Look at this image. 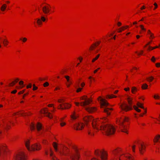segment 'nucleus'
I'll return each instance as SVG.
<instances>
[{"label": "nucleus", "mask_w": 160, "mask_h": 160, "mask_svg": "<svg viewBox=\"0 0 160 160\" xmlns=\"http://www.w3.org/2000/svg\"><path fill=\"white\" fill-rule=\"evenodd\" d=\"M36 128V126L34 124L32 123L30 125V128L31 130H34Z\"/></svg>", "instance_id": "29"}, {"label": "nucleus", "mask_w": 160, "mask_h": 160, "mask_svg": "<svg viewBox=\"0 0 160 160\" xmlns=\"http://www.w3.org/2000/svg\"><path fill=\"white\" fill-rule=\"evenodd\" d=\"M147 79L149 82H151L154 79V78L151 76L149 78H147Z\"/></svg>", "instance_id": "38"}, {"label": "nucleus", "mask_w": 160, "mask_h": 160, "mask_svg": "<svg viewBox=\"0 0 160 160\" xmlns=\"http://www.w3.org/2000/svg\"><path fill=\"white\" fill-rule=\"evenodd\" d=\"M64 102V100L63 99H59L58 100V102L60 103L62 102Z\"/></svg>", "instance_id": "50"}, {"label": "nucleus", "mask_w": 160, "mask_h": 160, "mask_svg": "<svg viewBox=\"0 0 160 160\" xmlns=\"http://www.w3.org/2000/svg\"><path fill=\"white\" fill-rule=\"evenodd\" d=\"M151 60L152 62H154L155 61V58L154 57H152V59H151Z\"/></svg>", "instance_id": "48"}, {"label": "nucleus", "mask_w": 160, "mask_h": 160, "mask_svg": "<svg viewBox=\"0 0 160 160\" xmlns=\"http://www.w3.org/2000/svg\"><path fill=\"white\" fill-rule=\"evenodd\" d=\"M59 106H60V108H58L62 110L70 108L71 107V105H70L67 103H63L62 104H60Z\"/></svg>", "instance_id": "14"}, {"label": "nucleus", "mask_w": 160, "mask_h": 160, "mask_svg": "<svg viewBox=\"0 0 160 160\" xmlns=\"http://www.w3.org/2000/svg\"><path fill=\"white\" fill-rule=\"evenodd\" d=\"M85 109L90 113L96 110L95 107H86Z\"/></svg>", "instance_id": "17"}, {"label": "nucleus", "mask_w": 160, "mask_h": 160, "mask_svg": "<svg viewBox=\"0 0 160 160\" xmlns=\"http://www.w3.org/2000/svg\"><path fill=\"white\" fill-rule=\"evenodd\" d=\"M83 120L87 125L88 124V122H91L93 128L98 131L103 130L106 134L108 135L114 134L115 131L114 127L109 124H102V120L94 119L90 116H86L83 118Z\"/></svg>", "instance_id": "1"}, {"label": "nucleus", "mask_w": 160, "mask_h": 160, "mask_svg": "<svg viewBox=\"0 0 160 160\" xmlns=\"http://www.w3.org/2000/svg\"><path fill=\"white\" fill-rule=\"evenodd\" d=\"M16 159V160H26L25 155L24 153L22 152L17 155Z\"/></svg>", "instance_id": "11"}, {"label": "nucleus", "mask_w": 160, "mask_h": 160, "mask_svg": "<svg viewBox=\"0 0 160 160\" xmlns=\"http://www.w3.org/2000/svg\"><path fill=\"white\" fill-rule=\"evenodd\" d=\"M41 113L45 114L46 116L48 117L49 118L51 119L52 118V116L51 115L50 113L48 112V110L47 108H46L44 109L41 111Z\"/></svg>", "instance_id": "13"}, {"label": "nucleus", "mask_w": 160, "mask_h": 160, "mask_svg": "<svg viewBox=\"0 0 160 160\" xmlns=\"http://www.w3.org/2000/svg\"><path fill=\"white\" fill-rule=\"evenodd\" d=\"M8 41L6 39H4L3 42V44L4 46H6L8 44Z\"/></svg>", "instance_id": "37"}, {"label": "nucleus", "mask_w": 160, "mask_h": 160, "mask_svg": "<svg viewBox=\"0 0 160 160\" xmlns=\"http://www.w3.org/2000/svg\"><path fill=\"white\" fill-rule=\"evenodd\" d=\"M120 150H118L117 149L115 150L114 151H112V153L115 155H117V153L119 152V151H120Z\"/></svg>", "instance_id": "31"}, {"label": "nucleus", "mask_w": 160, "mask_h": 160, "mask_svg": "<svg viewBox=\"0 0 160 160\" xmlns=\"http://www.w3.org/2000/svg\"><path fill=\"white\" fill-rule=\"evenodd\" d=\"M99 56H100L99 54H98V55H97V56L92 60V62H94L95 61L97 60L99 57Z\"/></svg>", "instance_id": "34"}, {"label": "nucleus", "mask_w": 160, "mask_h": 160, "mask_svg": "<svg viewBox=\"0 0 160 160\" xmlns=\"http://www.w3.org/2000/svg\"><path fill=\"white\" fill-rule=\"evenodd\" d=\"M15 84V81H13L11 83H10L9 84V86H13Z\"/></svg>", "instance_id": "45"}, {"label": "nucleus", "mask_w": 160, "mask_h": 160, "mask_svg": "<svg viewBox=\"0 0 160 160\" xmlns=\"http://www.w3.org/2000/svg\"><path fill=\"white\" fill-rule=\"evenodd\" d=\"M100 43V42H97V43L98 44V45H96V44L95 43H94L92 45L90 48L89 49L90 50H93V49H94L95 48V47H97V46L99 45Z\"/></svg>", "instance_id": "18"}, {"label": "nucleus", "mask_w": 160, "mask_h": 160, "mask_svg": "<svg viewBox=\"0 0 160 160\" xmlns=\"http://www.w3.org/2000/svg\"><path fill=\"white\" fill-rule=\"evenodd\" d=\"M117 24L118 26H120L122 24L120 22H118Z\"/></svg>", "instance_id": "60"}, {"label": "nucleus", "mask_w": 160, "mask_h": 160, "mask_svg": "<svg viewBox=\"0 0 160 160\" xmlns=\"http://www.w3.org/2000/svg\"><path fill=\"white\" fill-rule=\"evenodd\" d=\"M140 27L141 28V29L143 31H145L146 30V29L144 28L143 25H140Z\"/></svg>", "instance_id": "41"}, {"label": "nucleus", "mask_w": 160, "mask_h": 160, "mask_svg": "<svg viewBox=\"0 0 160 160\" xmlns=\"http://www.w3.org/2000/svg\"><path fill=\"white\" fill-rule=\"evenodd\" d=\"M20 40H22L23 42H25L27 40V39L26 38H23L22 39V38H21L20 39Z\"/></svg>", "instance_id": "43"}, {"label": "nucleus", "mask_w": 160, "mask_h": 160, "mask_svg": "<svg viewBox=\"0 0 160 160\" xmlns=\"http://www.w3.org/2000/svg\"><path fill=\"white\" fill-rule=\"evenodd\" d=\"M99 100L100 102L101 108H103L104 107H106L109 105V104L107 102V101L104 99L100 98Z\"/></svg>", "instance_id": "12"}, {"label": "nucleus", "mask_w": 160, "mask_h": 160, "mask_svg": "<svg viewBox=\"0 0 160 160\" xmlns=\"http://www.w3.org/2000/svg\"><path fill=\"white\" fill-rule=\"evenodd\" d=\"M42 9L43 12L45 14H48L50 11V9L49 7L46 6L43 7Z\"/></svg>", "instance_id": "16"}, {"label": "nucleus", "mask_w": 160, "mask_h": 160, "mask_svg": "<svg viewBox=\"0 0 160 160\" xmlns=\"http://www.w3.org/2000/svg\"><path fill=\"white\" fill-rule=\"evenodd\" d=\"M37 89H38V87H36V86L34 87H33V90L34 91V90H37Z\"/></svg>", "instance_id": "59"}, {"label": "nucleus", "mask_w": 160, "mask_h": 160, "mask_svg": "<svg viewBox=\"0 0 160 160\" xmlns=\"http://www.w3.org/2000/svg\"><path fill=\"white\" fill-rule=\"evenodd\" d=\"M6 152V147L5 146H3L0 148V154L2 152Z\"/></svg>", "instance_id": "21"}, {"label": "nucleus", "mask_w": 160, "mask_h": 160, "mask_svg": "<svg viewBox=\"0 0 160 160\" xmlns=\"http://www.w3.org/2000/svg\"><path fill=\"white\" fill-rule=\"evenodd\" d=\"M92 160H99L98 158H93Z\"/></svg>", "instance_id": "64"}, {"label": "nucleus", "mask_w": 160, "mask_h": 160, "mask_svg": "<svg viewBox=\"0 0 160 160\" xmlns=\"http://www.w3.org/2000/svg\"><path fill=\"white\" fill-rule=\"evenodd\" d=\"M150 35V37L151 38H154V37L153 36V33H152Z\"/></svg>", "instance_id": "53"}, {"label": "nucleus", "mask_w": 160, "mask_h": 160, "mask_svg": "<svg viewBox=\"0 0 160 160\" xmlns=\"http://www.w3.org/2000/svg\"><path fill=\"white\" fill-rule=\"evenodd\" d=\"M19 84L21 86V88H22L24 86H23V82L21 81H20L19 82Z\"/></svg>", "instance_id": "40"}, {"label": "nucleus", "mask_w": 160, "mask_h": 160, "mask_svg": "<svg viewBox=\"0 0 160 160\" xmlns=\"http://www.w3.org/2000/svg\"><path fill=\"white\" fill-rule=\"evenodd\" d=\"M82 89V88H78L77 90V92H80L81 91Z\"/></svg>", "instance_id": "52"}, {"label": "nucleus", "mask_w": 160, "mask_h": 160, "mask_svg": "<svg viewBox=\"0 0 160 160\" xmlns=\"http://www.w3.org/2000/svg\"><path fill=\"white\" fill-rule=\"evenodd\" d=\"M36 128L38 131H40V130L42 129V125L40 123L38 122L36 125Z\"/></svg>", "instance_id": "22"}, {"label": "nucleus", "mask_w": 160, "mask_h": 160, "mask_svg": "<svg viewBox=\"0 0 160 160\" xmlns=\"http://www.w3.org/2000/svg\"><path fill=\"white\" fill-rule=\"evenodd\" d=\"M112 110V108H106L104 109V112L107 113L108 115H109L110 114V112H109V110Z\"/></svg>", "instance_id": "20"}, {"label": "nucleus", "mask_w": 160, "mask_h": 160, "mask_svg": "<svg viewBox=\"0 0 160 160\" xmlns=\"http://www.w3.org/2000/svg\"><path fill=\"white\" fill-rule=\"evenodd\" d=\"M65 77L67 81L69 83H71L70 81V77L69 76H65Z\"/></svg>", "instance_id": "39"}, {"label": "nucleus", "mask_w": 160, "mask_h": 160, "mask_svg": "<svg viewBox=\"0 0 160 160\" xmlns=\"http://www.w3.org/2000/svg\"><path fill=\"white\" fill-rule=\"evenodd\" d=\"M66 72V71L65 70H62L60 72V73L62 74H63Z\"/></svg>", "instance_id": "51"}, {"label": "nucleus", "mask_w": 160, "mask_h": 160, "mask_svg": "<svg viewBox=\"0 0 160 160\" xmlns=\"http://www.w3.org/2000/svg\"><path fill=\"white\" fill-rule=\"evenodd\" d=\"M127 100L129 106H128L126 103H123L120 105V107L121 109L126 112L132 109V99L130 97H128L127 98Z\"/></svg>", "instance_id": "3"}, {"label": "nucleus", "mask_w": 160, "mask_h": 160, "mask_svg": "<svg viewBox=\"0 0 160 160\" xmlns=\"http://www.w3.org/2000/svg\"><path fill=\"white\" fill-rule=\"evenodd\" d=\"M71 117L72 119L75 120L78 117V115L76 114V112H74L72 113V114L71 115Z\"/></svg>", "instance_id": "19"}, {"label": "nucleus", "mask_w": 160, "mask_h": 160, "mask_svg": "<svg viewBox=\"0 0 160 160\" xmlns=\"http://www.w3.org/2000/svg\"><path fill=\"white\" fill-rule=\"evenodd\" d=\"M81 99L82 100H85L84 102H82L81 103V105L82 106H85L87 105L92 102V100H91L89 99H88L87 97L85 96L81 97Z\"/></svg>", "instance_id": "7"}, {"label": "nucleus", "mask_w": 160, "mask_h": 160, "mask_svg": "<svg viewBox=\"0 0 160 160\" xmlns=\"http://www.w3.org/2000/svg\"><path fill=\"white\" fill-rule=\"evenodd\" d=\"M28 92H27L26 93H25V94H24L23 96V97H22V98L23 99L24 98V97L26 95H28Z\"/></svg>", "instance_id": "62"}, {"label": "nucleus", "mask_w": 160, "mask_h": 160, "mask_svg": "<svg viewBox=\"0 0 160 160\" xmlns=\"http://www.w3.org/2000/svg\"><path fill=\"white\" fill-rule=\"evenodd\" d=\"M53 146L54 148V149L55 150V151L56 152L58 151V149L57 148V144L55 142H53Z\"/></svg>", "instance_id": "28"}, {"label": "nucleus", "mask_w": 160, "mask_h": 160, "mask_svg": "<svg viewBox=\"0 0 160 160\" xmlns=\"http://www.w3.org/2000/svg\"><path fill=\"white\" fill-rule=\"evenodd\" d=\"M84 124L80 122L76 123L74 125L73 128L74 129L76 130H81L84 128Z\"/></svg>", "instance_id": "9"}, {"label": "nucleus", "mask_w": 160, "mask_h": 160, "mask_svg": "<svg viewBox=\"0 0 160 160\" xmlns=\"http://www.w3.org/2000/svg\"><path fill=\"white\" fill-rule=\"evenodd\" d=\"M124 90L126 91H127L129 90V88H124Z\"/></svg>", "instance_id": "61"}, {"label": "nucleus", "mask_w": 160, "mask_h": 160, "mask_svg": "<svg viewBox=\"0 0 160 160\" xmlns=\"http://www.w3.org/2000/svg\"><path fill=\"white\" fill-rule=\"evenodd\" d=\"M17 92V91L16 90H14L13 91H12V92H11V93H13V94H14V93H15Z\"/></svg>", "instance_id": "57"}, {"label": "nucleus", "mask_w": 160, "mask_h": 160, "mask_svg": "<svg viewBox=\"0 0 160 160\" xmlns=\"http://www.w3.org/2000/svg\"><path fill=\"white\" fill-rule=\"evenodd\" d=\"M137 105L138 107L144 109V108L142 106V104L139 102H138L137 103Z\"/></svg>", "instance_id": "36"}, {"label": "nucleus", "mask_w": 160, "mask_h": 160, "mask_svg": "<svg viewBox=\"0 0 160 160\" xmlns=\"http://www.w3.org/2000/svg\"><path fill=\"white\" fill-rule=\"evenodd\" d=\"M22 115V116H28L29 115V114L26 113H25L24 112H21V113H19L17 112L16 114V115Z\"/></svg>", "instance_id": "24"}, {"label": "nucleus", "mask_w": 160, "mask_h": 160, "mask_svg": "<svg viewBox=\"0 0 160 160\" xmlns=\"http://www.w3.org/2000/svg\"><path fill=\"white\" fill-rule=\"evenodd\" d=\"M25 91V90H22V91H20V92H18V94H22Z\"/></svg>", "instance_id": "54"}, {"label": "nucleus", "mask_w": 160, "mask_h": 160, "mask_svg": "<svg viewBox=\"0 0 160 160\" xmlns=\"http://www.w3.org/2000/svg\"><path fill=\"white\" fill-rule=\"evenodd\" d=\"M156 66L157 67H160V63H157L156 64Z\"/></svg>", "instance_id": "49"}, {"label": "nucleus", "mask_w": 160, "mask_h": 160, "mask_svg": "<svg viewBox=\"0 0 160 160\" xmlns=\"http://www.w3.org/2000/svg\"><path fill=\"white\" fill-rule=\"evenodd\" d=\"M118 157L119 158L120 160H133L132 157H131L129 156H126L124 154H122L120 156H118Z\"/></svg>", "instance_id": "10"}, {"label": "nucleus", "mask_w": 160, "mask_h": 160, "mask_svg": "<svg viewBox=\"0 0 160 160\" xmlns=\"http://www.w3.org/2000/svg\"><path fill=\"white\" fill-rule=\"evenodd\" d=\"M95 154L100 158L102 160H106L107 159V154L104 151H99L98 150L95 151Z\"/></svg>", "instance_id": "6"}, {"label": "nucleus", "mask_w": 160, "mask_h": 160, "mask_svg": "<svg viewBox=\"0 0 160 160\" xmlns=\"http://www.w3.org/2000/svg\"><path fill=\"white\" fill-rule=\"evenodd\" d=\"M137 144L138 145L140 153L141 154H142L145 151L146 148L145 146L144 145L143 143L139 142H137Z\"/></svg>", "instance_id": "8"}, {"label": "nucleus", "mask_w": 160, "mask_h": 160, "mask_svg": "<svg viewBox=\"0 0 160 160\" xmlns=\"http://www.w3.org/2000/svg\"><path fill=\"white\" fill-rule=\"evenodd\" d=\"M154 5L155 6V8H154V9H156L158 7V5L156 3H155L154 4Z\"/></svg>", "instance_id": "56"}, {"label": "nucleus", "mask_w": 160, "mask_h": 160, "mask_svg": "<svg viewBox=\"0 0 160 160\" xmlns=\"http://www.w3.org/2000/svg\"><path fill=\"white\" fill-rule=\"evenodd\" d=\"M7 7V5L6 4H3L1 6L0 9L2 12H4L6 10Z\"/></svg>", "instance_id": "23"}, {"label": "nucleus", "mask_w": 160, "mask_h": 160, "mask_svg": "<svg viewBox=\"0 0 160 160\" xmlns=\"http://www.w3.org/2000/svg\"><path fill=\"white\" fill-rule=\"evenodd\" d=\"M107 98L110 99L113 98H116L117 97L113 95L112 94L111 95H107L106 96Z\"/></svg>", "instance_id": "25"}, {"label": "nucleus", "mask_w": 160, "mask_h": 160, "mask_svg": "<svg viewBox=\"0 0 160 160\" xmlns=\"http://www.w3.org/2000/svg\"><path fill=\"white\" fill-rule=\"evenodd\" d=\"M25 144L27 149L29 151L38 150L40 148V146L38 144H35L30 146V142L28 140L25 142Z\"/></svg>", "instance_id": "5"}, {"label": "nucleus", "mask_w": 160, "mask_h": 160, "mask_svg": "<svg viewBox=\"0 0 160 160\" xmlns=\"http://www.w3.org/2000/svg\"><path fill=\"white\" fill-rule=\"evenodd\" d=\"M128 118L126 117H124L121 118L119 120V123L120 125V128L122 132L128 133L127 128L124 125L123 123L124 122H128Z\"/></svg>", "instance_id": "4"}, {"label": "nucleus", "mask_w": 160, "mask_h": 160, "mask_svg": "<svg viewBox=\"0 0 160 160\" xmlns=\"http://www.w3.org/2000/svg\"><path fill=\"white\" fill-rule=\"evenodd\" d=\"M148 34H151L152 33L149 30H148Z\"/></svg>", "instance_id": "63"}, {"label": "nucleus", "mask_w": 160, "mask_h": 160, "mask_svg": "<svg viewBox=\"0 0 160 160\" xmlns=\"http://www.w3.org/2000/svg\"><path fill=\"white\" fill-rule=\"evenodd\" d=\"M137 89L135 87H132V93H134L135 92L137 91Z\"/></svg>", "instance_id": "32"}, {"label": "nucleus", "mask_w": 160, "mask_h": 160, "mask_svg": "<svg viewBox=\"0 0 160 160\" xmlns=\"http://www.w3.org/2000/svg\"><path fill=\"white\" fill-rule=\"evenodd\" d=\"M160 138V135H158L157 136H156L155 139L154 140V142H158V139Z\"/></svg>", "instance_id": "26"}, {"label": "nucleus", "mask_w": 160, "mask_h": 160, "mask_svg": "<svg viewBox=\"0 0 160 160\" xmlns=\"http://www.w3.org/2000/svg\"><path fill=\"white\" fill-rule=\"evenodd\" d=\"M88 133L89 135L91 136H92L93 135V133H91V132L88 130Z\"/></svg>", "instance_id": "47"}, {"label": "nucleus", "mask_w": 160, "mask_h": 160, "mask_svg": "<svg viewBox=\"0 0 160 160\" xmlns=\"http://www.w3.org/2000/svg\"><path fill=\"white\" fill-rule=\"evenodd\" d=\"M64 119V118H62L60 119V121L61 122L60 123V125L61 126H63L65 125H66V123L64 122H62V120Z\"/></svg>", "instance_id": "33"}, {"label": "nucleus", "mask_w": 160, "mask_h": 160, "mask_svg": "<svg viewBox=\"0 0 160 160\" xmlns=\"http://www.w3.org/2000/svg\"><path fill=\"white\" fill-rule=\"evenodd\" d=\"M64 148L63 149L62 152L60 151L59 153L61 154L64 155L65 156H69L72 160H78L79 158V154L78 152V150L75 148H74L75 153L70 154L69 153L68 148L63 146Z\"/></svg>", "instance_id": "2"}, {"label": "nucleus", "mask_w": 160, "mask_h": 160, "mask_svg": "<svg viewBox=\"0 0 160 160\" xmlns=\"http://www.w3.org/2000/svg\"><path fill=\"white\" fill-rule=\"evenodd\" d=\"M148 85L146 83H144L142 85V88L143 89H145L147 88Z\"/></svg>", "instance_id": "30"}, {"label": "nucleus", "mask_w": 160, "mask_h": 160, "mask_svg": "<svg viewBox=\"0 0 160 160\" xmlns=\"http://www.w3.org/2000/svg\"><path fill=\"white\" fill-rule=\"evenodd\" d=\"M124 30V27H122L118 29V32H121L122 31Z\"/></svg>", "instance_id": "42"}, {"label": "nucleus", "mask_w": 160, "mask_h": 160, "mask_svg": "<svg viewBox=\"0 0 160 160\" xmlns=\"http://www.w3.org/2000/svg\"><path fill=\"white\" fill-rule=\"evenodd\" d=\"M32 84H31V83H30L29 85H27V88H31V87H32Z\"/></svg>", "instance_id": "46"}, {"label": "nucleus", "mask_w": 160, "mask_h": 160, "mask_svg": "<svg viewBox=\"0 0 160 160\" xmlns=\"http://www.w3.org/2000/svg\"><path fill=\"white\" fill-rule=\"evenodd\" d=\"M37 23L39 25H40L42 24V21L45 22L46 20L45 18L43 16H41V18H38L37 19Z\"/></svg>", "instance_id": "15"}, {"label": "nucleus", "mask_w": 160, "mask_h": 160, "mask_svg": "<svg viewBox=\"0 0 160 160\" xmlns=\"http://www.w3.org/2000/svg\"><path fill=\"white\" fill-rule=\"evenodd\" d=\"M135 145H133L132 147V150H133V152H135Z\"/></svg>", "instance_id": "58"}, {"label": "nucleus", "mask_w": 160, "mask_h": 160, "mask_svg": "<svg viewBox=\"0 0 160 160\" xmlns=\"http://www.w3.org/2000/svg\"><path fill=\"white\" fill-rule=\"evenodd\" d=\"M133 107L134 109L136 110L137 112H141V110L140 109H139L135 106H133Z\"/></svg>", "instance_id": "35"}, {"label": "nucleus", "mask_w": 160, "mask_h": 160, "mask_svg": "<svg viewBox=\"0 0 160 160\" xmlns=\"http://www.w3.org/2000/svg\"><path fill=\"white\" fill-rule=\"evenodd\" d=\"M50 156L51 157V158L52 160H59L55 156H53L52 152H51L50 154Z\"/></svg>", "instance_id": "27"}, {"label": "nucleus", "mask_w": 160, "mask_h": 160, "mask_svg": "<svg viewBox=\"0 0 160 160\" xmlns=\"http://www.w3.org/2000/svg\"><path fill=\"white\" fill-rule=\"evenodd\" d=\"M49 85V83L47 82H45V83H44L43 84V86L44 87H47Z\"/></svg>", "instance_id": "44"}, {"label": "nucleus", "mask_w": 160, "mask_h": 160, "mask_svg": "<svg viewBox=\"0 0 160 160\" xmlns=\"http://www.w3.org/2000/svg\"><path fill=\"white\" fill-rule=\"evenodd\" d=\"M154 98L155 99H156V98L159 99V98L160 97L159 96H156V95H154Z\"/></svg>", "instance_id": "55"}]
</instances>
